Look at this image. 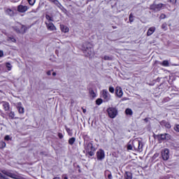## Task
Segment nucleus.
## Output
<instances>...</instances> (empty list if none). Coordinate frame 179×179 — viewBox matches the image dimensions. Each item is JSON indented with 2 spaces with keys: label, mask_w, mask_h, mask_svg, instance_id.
I'll return each mask as SVG.
<instances>
[{
  "label": "nucleus",
  "mask_w": 179,
  "mask_h": 179,
  "mask_svg": "<svg viewBox=\"0 0 179 179\" xmlns=\"http://www.w3.org/2000/svg\"><path fill=\"white\" fill-rule=\"evenodd\" d=\"M82 51L87 57H91L94 54V49L93 48V44L89 41H86L83 43Z\"/></svg>",
  "instance_id": "nucleus-1"
},
{
  "label": "nucleus",
  "mask_w": 179,
  "mask_h": 179,
  "mask_svg": "<svg viewBox=\"0 0 179 179\" xmlns=\"http://www.w3.org/2000/svg\"><path fill=\"white\" fill-rule=\"evenodd\" d=\"M85 150L86 152V156H88V157H93L96 152V148L93 146L92 142H87L85 145Z\"/></svg>",
  "instance_id": "nucleus-2"
},
{
  "label": "nucleus",
  "mask_w": 179,
  "mask_h": 179,
  "mask_svg": "<svg viewBox=\"0 0 179 179\" xmlns=\"http://www.w3.org/2000/svg\"><path fill=\"white\" fill-rule=\"evenodd\" d=\"M30 27H26V25H23L19 23L18 25L13 27V29L17 34H26V31L29 29Z\"/></svg>",
  "instance_id": "nucleus-3"
},
{
  "label": "nucleus",
  "mask_w": 179,
  "mask_h": 179,
  "mask_svg": "<svg viewBox=\"0 0 179 179\" xmlns=\"http://www.w3.org/2000/svg\"><path fill=\"white\" fill-rule=\"evenodd\" d=\"M132 145L134 150L139 153L143 152V143L138 139H134L132 141Z\"/></svg>",
  "instance_id": "nucleus-4"
},
{
  "label": "nucleus",
  "mask_w": 179,
  "mask_h": 179,
  "mask_svg": "<svg viewBox=\"0 0 179 179\" xmlns=\"http://www.w3.org/2000/svg\"><path fill=\"white\" fill-rule=\"evenodd\" d=\"M166 8V4L159 3L158 4H152L150 6V9L151 10H153L154 12H160L162 10V8Z\"/></svg>",
  "instance_id": "nucleus-5"
},
{
  "label": "nucleus",
  "mask_w": 179,
  "mask_h": 179,
  "mask_svg": "<svg viewBox=\"0 0 179 179\" xmlns=\"http://www.w3.org/2000/svg\"><path fill=\"white\" fill-rule=\"evenodd\" d=\"M109 118H115L118 114V110L114 107H110L106 110Z\"/></svg>",
  "instance_id": "nucleus-6"
},
{
  "label": "nucleus",
  "mask_w": 179,
  "mask_h": 179,
  "mask_svg": "<svg viewBox=\"0 0 179 179\" xmlns=\"http://www.w3.org/2000/svg\"><path fill=\"white\" fill-rule=\"evenodd\" d=\"M171 136L170 134L165 133L164 134H158V135H154V138H157L159 142H162L163 141H166V139H170Z\"/></svg>",
  "instance_id": "nucleus-7"
},
{
  "label": "nucleus",
  "mask_w": 179,
  "mask_h": 179,
  "mask_svg": "<svg viewBox=\"0 0 179 179\" xmlns=\"http://www.w3.org/2000/svg\"><path fill=\"white\" fill-rule=\"evenodd\" d=\"M161 156L162 159L164 161L169 160L170 159V150L167 148H165L161 151Z\"/></svg>",
  "instance_id": "nucleus-8"
},
{
  "label": "nucleus",
  "mask_w": 179,
  "mask_h": 179,
  "mask_svg": "<svg viewBox=\"0 0 179 179\" xmlns=\"http://www.w3.org/2000/svg\"><path fill=\"white\" fill-rule=\"evenodd\" d=\"M101 97L103 99V101H105V103H107V101H110V94L108 93V91H107V90H102Z\"/></svg>",
  "instance_id": "nucleus-9"
},
{
  "label": "nucleus",
  "mask_w": 179,
  "mask_h": 179,
  "mask_svg": "<svg viewBox=\"0 0 179 179\" xmlns=\"http://www.w3.org/2000/svg\"><path fill=\"white\" fill-rule=\"evenodd\" d=\"M15 10H16V8L15 7H12L11 8H4V12L6 15H8L11 17L15 16Z\"/></svg>",
  "instance_id": "nucleus-10"
},
{
  "label": "nucleus",
  "mask_w": 179,
  "mask_h": 179,
  "mask_svg": "<svg viewBox=\"0 0 179 179\" xmlns=\"http://www.w3.org/2000/svg\"><path fill=\"white\" fill-rule=\"evenodd\" d=\"M17 10L20 13H24L25 12H27V10H29V6L20 4L17 6Z\"/></svg>",
  "instance_id": "nucleus-11"
},
{
  "label": "nucleus",
  "mask_w": 179,
  "mask_h": 179,
  "mask_svg": "<svg viewBox=\"0 0 179 179\" xmlns=\"http://www.w3.org/2000/svg\"><path fill=\"white\" fill-rule=\"evenodd\" d=\"M45 24L48 30H49L50 31H54V30H57V27H55L54 23L51 22H45Z\"/></svg>",
  "instance_id": "nucleus-12"
},
{
  "label": "nucleus",
  "mask_w": 179,
  "mask_h": 179,
  "mask_svg": "<svg viewBox=\"0 0 179 179\" xmlns=\"http://www.w3.org/2000/svg\"><path fill=\"white\" fill-rule=\"evenodd\" d=\"M106 157V153L104 150L100 149L99 151L96 152V159L97 160H103Z\"/></svg>",
  "instance_id": "nucleus-13"
},
{
  "label": "nucleus",
  "mask_w": 179,
  "mask_h": 179,
  "mask_svg": "<svg viewBox=\"0 0 179 179\" xmlns=\"http://www.w3.org/2000/svg\"><path fill=\"white\" fill-rule=\"evenodd\" d=\"M1 173L4 174V176H7V177H10V178H13V179H17V176L12 172H9L6 170L1 171Z\"/></svg>",
  "instance_id": "nucleus-14"
},
{
  "label": "nucleus",
  "mask_w": 179,
  "mask_h": 179,
  "mask_svg": "<svg viewBox=\"0 0 179 179\" xmlns=\"http://www.w3.org/2000/svg\"><path fill=\"white\" fill-rule=\"evenodd\" d=\"M115 94L119 99H121L122 97L124 92H122V88L120 87H116L115 88Z\"/></svg>",
  "instance_id": "nucleus-15"
},
{
  "label": "nucleus",
  "mask_w": 179,
  "mask_h": 179,
  "mask_svg": "<svg viewBox=\"0 0 179 179\" xmlns=\"http://www.w3.org/2000/svg\"><path fill=\"white\" fill-rule=\"evenodd\" d=\"M0 104H2L4 111H9V110L10 109V106L9 105V102L8 101H3L0 102Z\"/></svg>",
  "instance_id": "nucleus-16"
},
{
  "label": "nucleus",
  "mask_w": 179,
  "mask_h": 179,
  "mask_svg": "<svg viewBox=\"0 0 179 179\" xmlns=\"http://www.w3.org/2000/svg\"><path fill=\"white\" fill-rule=\"evenodd\" d=\"M160 125L162 127H164L165 128H166L167 129H170V128H171V124H170V122L166 121V120H162L159 122Z\"/></svg>",
  "instance_id": "nucleus-17"
},
{
  "label": "nucleus",
  "mask_w": 179,
  "mask_h": 179,
  "mask_svg": "<svg viewBox=\"0 0 179 179\" xmlns=\"http://www.w3.org/2000/svg\"><path fill=\"white\" fill-rule=\"evenodd\" d=\"M155 64H159V65H162V66H170V63L168 62V60H164L163 62H159L156 60Z\"/></svg>",
  "instance_id": "nucleus-18"
},
{
  "label": "nucleus",
  "mask_w": 179,
  "mask_h": 179,
  "mask_svg": "<svg viewBox=\"0 0 179 179\" xmlns=\"http://www.w3.org/2000/svg\"><path fill=\"white\" fill-rule=\"evenodd\" d=\"M16 108L19 114H24V108L22 107V102L17 103Z\"/></svg>",
  "instance_id": "nucleus-19"
},
{
  "label": "nucleus",
  "mask_w": 179,
  "mask_h": 179,
  "mask_svg": "<svg viewBox=\"0 0 179 179\" xmlns=\"http://www.w3.org/2000/svg\"><path fill=\"white\" fill-rule=\"evenodd\" d=\"M155 31H156V27H150L147 31V36H152V34H153Z\"/></svg>",
  "instance_id": "nucleus-20"
},
{
  "label": "nucleus",
  "mask_w": 179,
  "mask_h": 179,
  "mask_svg": "<svg viewBox=\"0 0 179 179\" xmlns=\"http://www.w3.org/2000/svg\"><path fill=\"white\" fill-rule=\"evenodd\" d=\"M60 29L62 33H68L69 31V28L64 24H60Z\"/></svg>",
  "instance_id": "nucleus-21"
},
{
  "label": "nucleus",
  "mask_w": 179,
  "mask_h": 179,
  "mask_svg": "<svg viewBox=\"0 0 179 179\" xmlns=\"http://www.w3.org/2000/svg\"><path fill=\"white\" fill-rule=\"evenodd\" d=\"M124 179H132V173L131 172H126Z\"/></svg>",
  "instance_id": "nucleus-22"
},
{
  "label": "nucleus",
  "mask_w": 179,
  "mask_h": 179,
  "mask_svg": "<svg viewBox=\"0 0 179 179\" xmlns=\"http://www.w3.org/2000/svg\"><path fill=\"white\" fill-rule=\"evenodd\" d=\"M8 115L10 120H16V117H15V112L10 111L8 113Z\"/></svg>",
  "instance_id": "nucleus-23"
},
{
  "label": "nucleus",
  "mask_w": 179,
  "mask_h": 179,
  "mask_svg": "<svg viewBox=\"0 0 179 179\" xmlns=\"http://www.w3.org/2000/svg\"><path fill=\"white\" fill-rule=\"evenodd\" d=\"M75 142H76V138L75 137H72L69 139V144H70L71 146H72Z\"/></svg>",
  "instance_id": "nucleus-24"
},
{
  "label": "nucleus",
  "mask_w": 179,
  "mask_h": 179,
  "mask_svg": "<svg viewBox=\"0 0 179 179\" xmlns=\"http://www.w3.org/2000/svg\"><path fill=\"white\" fill-rule=\"evenodd\" d=\"M168 24H167V22H164L162 26H161V29H162V30L164 31H166L168 30V27H167Z\"/></svg>",
  "instance_id": "nucleus-25"
},
{
  "label": "nucleus",
  "mask_w": 179,
  "mask_h": 179,
  "mask_svg": "<svg viewBox=\"0 0 179 179\" xmlns=\"http://www.w3.org/2000/svg\"><path fill=\"white\" fill-rule=\"evenodd\" d=\"M65 129H66L69 136H73V132L72 131V129H71L66 127Z\"/></svg>",
  "instance_id": "nucleus-26"
},
{
  "label": "nucleus",
  "mask_w": 179,
  "mask_h": 179,
  "mask_svg": "<svg viewBox=\"0 0 179 179\" xmlns=\"http://www.w3.org/2000/svg\"><path fill=\"white\" fill-rule=\"evenodd\" d=\"M125 114L127 115H132V114H134V112H132V109L131 108H127L125 110Z\"/></svg>",
  "instance_id": "nucleus-27"
},
{
  "label": "nucleus",
  "mask_w": 179,
  "mask_h": 179,
  "mask_svg": "<svg viewBox=\"0 0 179 179\" xmlns=\"http://www.w3.org/2000/svg\"><path fill=\"white\" fill-rule=\"evenodd\" d=\"M134 14L131 13L129 14V23H132L134 20Z\"/></svg>",
  "instance_id": "nucleus-28"
},
{
  "label": "nucleus",
  "mask_w": 179,
  "mask_h": 179,
  "mask_svg": "<svg viewBox=\"0 0 179 179\" xmlns=\"http://www.w3.org/2000/svg\"><path fill=\"white\" fill-rule=\"evenodd\" d=\"M90 96H91L92 99H94V97H96V92H94V90H90Z\"/></svg>",
  "instance_id": "nucleus-29"
},
{
  "label": "nucleus",
  "mask_w": 179,
  "mask_h": 179,
  "mask_svg": "<svg viewBox=\"0 0 179 179\" xmlns=\"http://www.w3.org/2000/svg\"><path fill=\"white\" fill-rule=\"evenodd\" d=\"M59 9H60L64 13H66V12H68V10H66L62 4L59 7Z\"/></svg>",
  "instance_id": "nucleus-30"
},
{
  "label": "nucleus",
  "mask_w": 179,
  "mask_h": 179,
  "mask_svg": "<svg viewBox=\"0 0 179 179\" xmlns=\"http://www.w3.org/2000/svg\"><path fill=\"white\" fill-rule=\"evenodd\" d=\"M104 61H113V57L110 56L105 55L103 58Z\"/></svg>",
  "instance_id": "nucleus-31"
},
{
  "label": "nucleus",
  "mask_w": 179,
  "mask_h": 179,
  "mask_svg": "<svg viewBox=\"0 0 179 179\" xmlns=\"http://www.w3.org/2000/svg\"><path fill=\"white\" fill-rule=\"evenodd\" d=\"M45 19H47V20H48V22H54L52 17L50 16V15H48V14H47L45 15Z\"/></svg>",
  "instance_id": "nucleus-32"
},
{
  "label": "nucleus",
  "mask_w": 179,
  "mask_h": 179,
  "mask_svg": "<svg viewBox=\"0 0 179 179\" xmlns=\"http://www.w3.org/2000/svg\"><path fill=\"white\" fill-rule=\"evenodd\" d=\"M6 66L8 71H12V64H10L9 62L6 63Z\"/></svg>",
  "instance_id": "nucleus-33"
},
{
  "label": "nucleus",
  "mask_w": 179,
  "mask_h": 179,
  "mask_svg": "<svg viewBox=\"0 0 179 179\" xmlns=\"http://www.w3.org/2000/svg\"><path fill=\"white\" fill-rule=\"evenodd\" d=\"M4 148H6V143L4 141L0 142V149H3Z\"/></svg>",
  "instance_id": "nucleus-34"
},
{
  "label": "nucleus",
  "mask_w": 179,
  "mask_h": 179,
  "mask_svg": "<svg viewBox=\"0 0 179 179\" xmlns=\"http://www.w3.org/2000/svg\"><path fill=\"white\" fill-rule=\"evenodd\" d=\"M170 100H171V99H170V97L166 96L165 98L163 99L162 100V103H169V101H170Z\"/></svg>",
  "instance_id": "nucleus-35"
},
{
  "label": "nucleus",
  "mask_w": 179,
  "mask_h": 179,
  "mask_svg": "<svg viewBox=\"0 0 179 179\" xmlns=\"http://www.w3.org/2000/svg\"><path fill=\"white\" fill-rule=\"evenodd\" d=\"M103 103V99L99 98L96 100V104L97 106H100V104H101Z\"/></svg>",
  "instance_id": "nucleus-36"
},
{
  "label": "nucleus",
  "mask_w": 179,
  "mask_h": 179,
  "mask_svg": "<svg viewBox=\"0 0 179 179\" xmlns=\"http://www.w3.org/2000/svg\"><path fill=\"white\" fill-rule=\"evenodd\" d=\"M159 155L160 154L159 152H155L152 157V160H156V159H157Z\"/></svg>",
  "instance_id": "nucleus-37"
},
{
  "label": "nucleus",
  "mask_w": 179,
  "mask_h": 179,
  "mask_svg": "<svg viewBox=\"0 0 179 179\" xmlns=\"http://www.w3.org/2000/svg\"><path fill=\"white\" fill-rule=\"evenodd\" d=\"M27 1L31 6H33L36 3V0H27Z\"/></svg>",
  "instance_id": "nucleus-38"
},
{
  "label": "nucleus",
  "mask_w": 179,
  "mask_h": 179,
  "mask_svg": "<svg viewBox=\"0 0 179 179\" xmlns=\"http://www.w3.org/2000/svg\"><path fill=\"white\" fill-rule=\"evenodd\" d=\"M134 148V145L130 144L129 143L127 144V150H132Z\"/></svg>",
  "instance_id": "nucleus-39"
},
{
  "label": "nucleus",
  "mask_w": 179,
  "mask_h": 179,
  "mask_svg": "<svg viewBox=\"0 0 179 179\" xmlns=\"http://www.w3.org/2000/svg\"><path fill=\"white\" fill-rule=\"evenodd\" d=\"M54 4L57 6V8H59V6H61L62 4H61V3H59V1L58 0H55Z\"/></svg>",
  "instance_id": "nucleus-40"
},
{
  "label": "nucleus",
  "mask_w": 179,
  "mask_h": 179,
  "mask_svg": "<svg viewBox=\"0 0 179 179\" xmlns=\"http://www.w3.org/2000/svg\"><path fill=\"white\" fill-rule=\"evenodd\" d=\"M168 2L171 3V5H176L177 3V0H168Z\"/></svg>",
  "instance_id": "nucleus-41"
},
{
  "label": "nucleus",
  "mask_w": 179,
  "mask_h": 179,
  "mask_svg": "<svg viewBox=\"0 0 179 179\" xmlns=\"http://www.w3.org/2000/svg\"><path fill=\"white\" fill-rule=\"evenodd\" d=\"M9 40H10V41H12L13 43H16V38H15V37L13 36H10Z\"/></svg>",
  "instance_id": "nucleus-42"
},
{
  "label": "nucleus",
  "mask_w": 179,
  "mask_h": 179,
  "mask_svg": "<svg viewBox=\"0 0 179 179\" xmlns=\"http://www.w3.org/2000/svg\"><path fill=\"white\" fill-rule=\"evenodd\" d=\"M57 136H58L59 139H63L64 138V134H62V133H58Z\"/></svg>",
  "instance_id": "nucleus-43"
},
{
  "label": "nucleus",
  "mask_w": 179,
  "mask_h": 179,
  "mask_svg": "<svg viewBox=\"0 0 179 179\" xmlns=\"http://www.w3.org/2000/svg\"><path fill=\"white\" fill-rule=\"evenodd\" d=\"M174 131H176V132H179V124L175 125Z\"/></svg>",
  "instance_id": "nucleus-44"
},
{
  "label": "nucleus",
  "mask_w": 179,
  "mask_h": 179,
  "mask_svg": "<svg viewBox=\"0 0 179 179\" xmlns=\"http://www.w3.org/2000/svg\"><path fill=\"white\" fill-rule=\"evenodd\" d=\"M166 15L164 13H162L159 16V19H166Z\"/></svg>",
  "instance_id": "nucleus-45"
},
{
  "label": "nucleus",
  "mask_w": 179,
  "mask_h": 179,
  "mask_svg": "<svg viewBox=\"0 0 179 179\" xmlns=\"http://www.w3.org/2000/svg\"><path fill=\"white\" fill-rule=\"evenodd\" d=\"M115 90L113 88V87H109L110 93H114Z\"/></svg>",
  "instance_id": "nucleus-46"
},
{
  "label": "nucleus",
  "mask_w": 179,
  "mask_h": 179,
  "mask_svg": "<svg viewBox=\"0 0 179 179\" xmlns=\"http://www.w3.org/2000/svg\"><path fill=\"white\" fill-rule=\"evenodd\" d=\"M4 139H5V141H10V136H9L8 135H7V136H6L4 137Z\"/></svg>",
  "instance_id": "nucleus-47"
},
{
  "label": "nucleus",
  "mask_w": 179,
  "mask_h": 179,
  "mask_svg": "<svg viewBox=\"0 0 179 179\" xmlns=\"http://www.w3.org/2000/svg\"><path fill=\"white\" fill-rule=\"evenodd\" d=\"M108 179H113V175H112L111 173H109V174L108 175Z\"/></svg>",
  "instance_id": "nucleus-48"
},
{
  "label": "nucleus",
  "mask_w": 179,
  "mask_h": 179,
  "mask_svg": "<svg viewBox=\"0 0 179 179\" xmlns=\"http://www.w3.org/2000/svg\"><path fill=\"white\" fill-rule=\"evenodd\" d=\"M1 57H3V51L0 50V58H1Z\"/></svg>",
  "instance_id": "nucleus-49"
},
{
  "label": "nucleus",
  "mask_w": 179,
  "mask_h": 179,
  "mask_svg": "<svg viewBox=\"0 0 179 179\" xmlns=\"http://www.w3.org/2000/svg\"><path fill=\"white\" fill-rule=\"evenodd\" d=\"M51 72H52V71H50V70L47 71L46 73H47L48 76H50Z\"/></svg>",
  "instance_id": "nucleus-50"
},
{
  "label": "nucleus",
  "mask_w": 179,
  "mask_h": 179,
  "mask_svg": "<svg viewBox=\"0 0 179 179\" xmlns=\"http://www.w3.org/2000/svg\"><path fill=\"white\" fill-rule=\"evenodd\" d=\"M49 2H51L52 3H55L56 0H48Z\"/></svg>",
  "instance_id": "nucleus-51"
},
{
  "label": "nucleus",
  "mask_w": 179,
  "mask_h": 179,
  "mask_svg": "<svg viewBox=\"0 0 179 179\" xmlns=\"http://www.w3.org/2000/svg\"><path fill=\"white\" fill-rule=\"evenodd\" d=\"M144 121H145V122H148L149 121V119H148L147 117H145V118L144 119Z\"/></svg>",
  "instance_id": "nucleus-52"
},
{
  "label": "nucleus",
  "mask_w": 179,
  "mask_h": 179,
  "mask_svg": "<svg viewBox=\"0 0 179 179\" xmlns=\"http://www.w3.org/2000/svg\"><path fill=\"white\" fill-rule=\"evenodd\" d=\"M52 76H57V73L53 72V73H52Z\"/></svg>",
  "instance_id": "nucleus-53"
},
{
  "label": "nucleus",
  "mask_w": 179,
  "mask_h": 179,
  "mask_svg": "<svg viewBox=\"0 0 179 179\" xmlns=\"http://www.w3.org/2000/svg\"><path fill=\"white\" fill-rule=\"evenodd\" d=\"M83 112L84 113V114L86 113V109L83 108Z\"/></svg>",
  "instance_id": "nucleus-54"
},
{
  "label": "nucleus",
  "mask_w": 179,
  "mask_h": 179,
  "mask_svg": "<svg viewBox=\"0 0 179 179\" xmlns=\"http://www.w3.org/2000/svg\"><path fill=\"white\" fill-rule=\"evenodd\" d=\"M2 71V64H0V71Z\"/></svg>",
  "instance_id": "nucleus-55"
},
{
  "label": "nucleus",
  "mask_w": 179,
  "mask_h": 179,
  "mask_svg": "<svg viewBox=\"0 0 179 179\" xmlns=\"http://www.w3.org/2000/svg\"><path fill=\"white\" fill-rule=\"evenodd\" d=\"M53 179H61L59 177H55Z\"/></svg>",
  "instance_id": "nucleus-56"
},
{
  "label": "nucleus",
  "mask_w": 179,
  "mask_h": 179,
  "mask_svg": "<svg viewBox=\"0 0 179 179\" xmlns=\"http://www.w3.org/2000/svg\"><path fill=\"white\" fill-rule=\"evenodd\" d=\"M112 27H113V29H117V27H115V26H113Z\"/></svg>",
  "instance_id": "nucleus-57"
},
{
  "label": "nucleus",
  "mask_w": 179,
  "mask_h": 179,
  "mask_svg": "<svg viewBox=\"0 0 179 179\" xmlns=\"http://www.w3.org/2000/svg\"><path fill=\"white\" fill-rule=\"evenodd\" d=\"M64 179H68V177H67V176H65V177L64 178Z\"/></svg>",
  "instance_id": "nucleus-58"
},
{
  "label": "nucleus",
  "mask_w": 179,
  "mask_h": 179,
  "mask_svg": "<svg viewBox=\"0 0 179 179\" xmlns=\"http://www.w3.org/2000/svg\"><path fill=\"white\" fill-rule=\"evenodd\" d=\"M79 173H80V169L78 170Z\"/></svg>",
  "instance_id": "nucleus-59"
},
{
  "label": "nucleus",
  "mask_w": 179,
  "mask_h": 179,
  "mask_svg": "<svg viewBox=\"0 0 179 179\" xmlns=\"http://www.w3.org/2000/svg\"><path fill=\"white\" fill-rule=\"evenodd\" d=\"M66 1H71V0H66Z\"/></svg>",
  "instance_id": "nucleus-60"
}]
</instances>
